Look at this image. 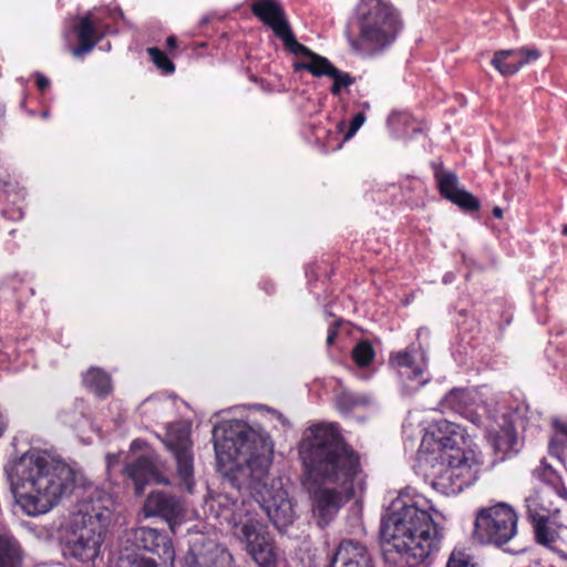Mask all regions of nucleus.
<instances>
[{
	"mask_svg": "<svg viewBox=\"0 0 567 567\" xmlns=\"http://www.w3.org/2000/svg\"><path fill=\"white\" fill-rule=\"evenodd\" d=\"M35 79H37V86L40 91H45L49 85H50V81L48 78H45L43 74L41 73H37L35 74Z\"/></svg>",
	"mask_w": 567,
	"mask_h": 567,
	"instance_id": "nucleus-36",
	"label": "nucleus"
},
{
	"mask_svg": "<svg viewBox=\"0 0 567 567\" xmlns=\"http://www.w3.org/2000/svg\"><path fill=\"white\" fill-rule=\"evenodd\" d=\"M442 462L432 472L431 485L444 495H455L473 485L478 478L480 464L473 455L461 450L441 455Z\"/></svg>",
	"mask_w": 567,
	"mask_h": 567,
	"instance_id": "nucleus-8",
	"label": "nucleus"
},
{
	"mask_svg": "<svg viewBox=\"0 0 567 567\" xmlns=\"http://www.w3.org/2000/svg\"><path fill=\"white\" fill-rule=\"evenodd\" d=\"M492 214L495 218L501 219L503 217V209L498 206H495L492 210Z\"/></svg>",
	"mask_w": 567,
	"mask_h": 567,
	"instance_id": "nucleus-40",
	"label": "nucleus"
},
{
	"mask_svg": "<svg viewBox=\"0 0 567 567\" xmlns=\"http://www.w3.org/2000/svg\"><path fill=\"white\" fill-rule=\"evenodd\" d=\"M307 61L295 63V71L307 70L315 76H330L333 79L331 93L338 95L342 87H348L354 82V79L346 72L338 70L327 58H323L310 50V53H301Z\"/></svg>",
	"mask_w": 567,
	"mask_h": 567,
	"instance_id": "nucleus-16",
	"label": "nucleus"
},
{
	"mask_svg": "<svg viewBox=\"0 0 567 567\" xmlns=\"http://www.w3.org/2000/svg\"><path fill=\"white\" fill-rule=\"evenodd\" d=\"M337 328L336 327H330L329 328V331H328V336H327V344L330 346L334 342V339L337 337Z\"/></svg>",
	"mask_w": 567,
	"mask_h": 567,
	"instance_id": "nucleus-37",
	"label": "nucleus"
},
{
	"mask_svg": "<svg viewBox=\"0 0 567 567\" xmlns=\"http://www.w3.org/2000/svg\"><path fill=\"white\" fill-rule=\"evenodd\" d=\"M441 195L466 212L480 209V200L470 192L458 186V178L453 172L437 171L434 174Z\"/></svg>",
	"mask_w": 567,
	"mask_h": 567,
	"instance_id": "nucleus-17",
	"label": "nucleus"
},
{
	"mask_svg": "<svg viewBox=\"0 0 567 567\" xmlns=\"http://www.w3.org/2000/svg\"><path fill=\"white\" fill-rule=\"evenodd\" d=\"M305 485L321 527L328 525L354 495L361 472L359 454L348 446L332 424L308 427L299 445Z\"/></svg>",
	"mask_w": 567,
	"mask_h": 567,
	"instance_id": "nucleus-2",
	"label": "nucleus"
},
{
	"mask_svg": "<svg viewBox=\"0 0 567 567\" xmlns=\"http://www.w3.org/2000/svg\"><path fill=\"white\" fill-rule=\"evenodd\" d=\"M84 385L100 398H105L112 391L111 378L97 368H91L83 377Z\"/></svg>",
	"mask_w": 567,
	"mask_h": 567,
	"instance_id": "nucleus-25",
	"label": "nucleus"
},
{
	"mask_svg": "<svg viewBox=\"0 0 567 567\" xmlns=\"http://www.w3.org/2000/svg\"><path fill=\"white\" fill-rule=\"evenodd\" d=\"M560 557H561V559H563V560H564V563H565V567H567V553L563 551V553L560 554Z\"/></svg>",
	"mask_w": 567,
	"mask_h": 567,
	"instance_id": "nucleus-42",
	"label": "nucleus"
},
{
	"mask_svg": "<svg viewBox=\"0 0 567 567\" xmlns=\"http://www.w3.org/2000/svg\"><path fill=\"white\" fill-rule=\"evenodd\" d=\"M430 440L433 441L436 450L442 452L441 455H446L447 451L455 453L456 450H460L458 445L464 440V433L455 422L440 419L429 426L423 444Z\"/></svg>",
	"mask_w": 567,
	"mask_h": 567,
	"instance_id": "nucleus-18",
	"label": "nucleus"
},
{
	"mask_svg": "<svg viewBox=\"0 0 567 567\" xmlns=\"http://www.w3.org/2000/svg\"><path fill=\"white\" fill-rule=\"evenodd\" d=\"M359 39L348 37L353 51L362 56L381 53L403 30L400 12L384 0H361L357 6Z\"/></svg>",
	"mask_w": 567,
	"mask_h": 567,
	"instance_id": "nucleus-6",
	"label": "nucleus"
},
{
	"mask_svg": "<svg viewBox=\"0 0 567 567\" xmlns=\"http://www.w3.org/2000/svg\"><path fill=\"white\" fill-rule=\"evenodd\" d=\"M215 427L214 449L217 470L223 475L224 492L213 498L216 516L233 528L234 536L261 567H274L276 554L267 526L252 513L254 504L267 514L274 526L282 532L289 527L296 511L280 480L269 483L274 444L264 431L244 423Z\"/></svg>",
	"mask_w": 567,
	"mask_h": 567,
	"instance_id": "nucleus-1",
	"label": "nucleus"
},
{
	"mask_svg": "<svg viewBox=\"0 0 567 567\" xmlns=\"http://www.w3.org/2000/svg\"><path fill=\"white\" fill-rule=\"evenodd\" d=\"M371 403V398L367 394L342 391L336 398V404L342 413H350L357 408L365 406Z\"/></svg>",
	"mask_w": 567,
	"mask_h": 567,
	"instance_id": "nucleus-27",
	"label": "nucleus"
},
{
	"mask_svg": "<svg viewBox=\"0 0 567 567\" xmlns=\"http://www.w3.org/2000/svg\"><path fill=\"white\" fill-rule=\"evenodd\" d=\"M533 476L544 485L526 497V514L532 524L544 523L560 512L567 501V487L561 476L545 460L534 468Z\"/></svg>",
	"mask_w": 567,
	"mask_h": 567,
	"instance_id": "nucleus-7",
	"label": "nucleus"
},
{
	"mask_svg": "<svg viewBox=\"0 0 567 567\" xmlns=\"http://www.w3.org/2000/svg\"><path fill=\"white\" fill-rule=\"evenodd\" d=\"M443 281H444V284L450 282V277H449L447 275H446V276H444Z\"/></svg>",
	"mask_w": 567,
	"mask_h": 567,
	"instance_id": "nucleus-43",
	"label": "nucleus"
},
{
	"mask_svg": "<svg viewBox=\"0 0 567 567\" xmlns=\"http://www.w3.org/2000/svg\"><path fill=\"white\" fill-rule=\"evenodd\" d=\"M374 358V349L369 341H360L352 350V359L360 367L369 365Z\"/></svg>",
	"mask_w": 567,
	"mask_h": 567,
	"instance_id": "nucleus-29",
	"label": "nucleus"
},
{
	"mask_svg": "<svg viewBox=\"0 0 567 567\" xmlns=\"http://www.w3.org/2000/svg\"><path fill=\"white\" fill-rule=\"evenodd\" d=\"M125 472L134 483L136 495L144 492L146 484H169V481L159 472L156 460L152 455L140 456L125 467Z\"/></svg>",
	"mask_w": 567,
	"mask_h": 567,
	"instance_id": "nucleus-19",
	"label": "nucleus"
},
{
	"mask_svg": "<svg viewBox=\"0 0 567 567\" xmlns=\"http://www.w3.org/2000/svg\"><path fill=\"white\" fill-rule=\"evenodd\" d=\"M432 509L426 497L409 489L391 503L381 522L386 563L395 567H417L439 550L443 534L430 514Z\"/></svg>",
	"mask_w": 567,
	"mask_h": 567,
	"instance_id": "nucleus-3",
	"label": "nucleus"
},
{
	"mask_svg": "<svg viewBox=\"0 0 567 567\" xmlns=\"http://www.w3.org/2000/svg\"><path fill=\"white\" fill-rule=\"evenodd\" d=\"M143 511L146 517H159L164 519L172 533H176L186 515L184 502L174 494L154 491L145 499Z\"/></svg>",
	"mask_w": 567,
	"mask_h": 567,
	"instance_id": "nucleus-14",
	"label": "nucleus"
},
{
	"mask_svg": "<svg viewBox=\"0 0 567 567\" xmlns=\"http://www.w3.org/2000/svg\"><path fill=\"white\" fill-rule=\"evenodd\" d=\"M536 49H511L499 50L494 53L492 65L504 76H511L518 72L524 65L539 58Z\"/></svg>",
	"mask_w": 567,
	"mask_h": 567,
	"instance_id": "nucleus-20",
	"label": "nucleus"
},
{
	"mask_svg": "<svg viewBox=\"0 0 567 567\" xmlns=\"http://www.w3.org/2000/svg\"><path fill=\"white\" fill-rule=\"evenodd\" d=\"M535 538L538 544H542L546 547H553L556 538L557 533L555 529L550 528L548 526V520H544V523H536L533 524Z\"/></svg>",
	"mask_w": 567,
	"mask_h": 567,
	"instance_id": "nucleus-30",
	"label": "nucleus"
},
{
	"mask_svg": "<svg viewBox=\"0 0 567 567\" xmlns=\"http://www.w3.org/2000/svg\"><path fill=\"white\" fill-rule=\"evenodd\" d=\"M486 440L491 445L496 462H503L519 452L520 443L513 424L512 414L495 410L486 419Z\"/></svg>",
	"mask_w": 567,
	"mask_h": 567,
	"instance_id": "nucleus-11",
	"label": "nucleus"
},
{
	"mask_svg": "<svg viewBox=\"0 0 567 567\" xmlns=\"http://www.w3.org/2000/svg\"><path fill=\"white\" fill-rule=\"evenodd\" d=\"M172 565L137 551H123L118 556L115 567H172Z\"/></svg>",
	"mask_w": 567,
	"mask_h": 567,
	"instance_id": "nucleus-26",
	"label": "nucleus"
},
{
	"mask_svg": "<svg viewBox=\"0 0 567 567\" xmlns=\"http://www.w3.org/2000/svg\"><path fill=\"white\" fill-rule=\"evenodd\" d=\"M6 426H7V421H6L2 412L0 411V436L2 435L3 431L6 430Z\"/></svg>",
	"mask_w": 567,
	"mask_h": 567,
	"instance_id": "nucleus-41",
	"label": "nucleus"
},
{
	"mask_svg": "<svg viewBox=\"0 0 567 567\" xmlns=\"http://www.w3.org/2000/svg\"><path fill=\"white\" fill-rule=\"evenodd\" d=\"M117 462V456L114 454H109L106 456V465L107 467H112Z\"/></svg>",
	"mask_w": 567,
	"mask_h": 567,
	"instance_id": "nucleus-39",
	"label": "nucleus"
},
{
	"mask_svg": "<svg viewBox=\"0 0 567 567\" xmlns=\"http://www.w3.org/2000/svg\"><path fill=\"white\" fill-rule=\"evenodd\" d=\"M251 10L259 20L274 31L289 52L295 55L310 53L309 48L297 41L280 4L272 0H259L252 4Z\"/></svg>",
	"mask_w": 567,
	"mask_h": 567,
	"instance_id": "nucleus-12",
	"label": "nucleus"
},
{
	"mask_svg": "<svg viewBox=\"0 0 567 567\" xmlns=\"http://www.w3.org/2000/svg\"><path fill=\"white\" fill-rule=\"evenodd\" d=\"M2 116V111L0 110V117Z\"/></svg>",
	"mask_w": 567,
	"mask_h": 567,
	"instance_id": "nucleus-45",
	"label": "nucleus"
},
{
	"mask_svg": "<svg viewBox=\"0 0 567 567\" xmlns=\"http://www.w3.org/2000/svg\"><path fill=\"white\" fill-rule=\"evenodd\" d=\"M329 567H371V558L364 545L344 539L331 557Z\"/></svg>",
	"mask_w": 567,
	"mask_h": 567,
	"instance_id": "nucleus-21",
	"label": "nucleus"
},
{
	"mask_svg": "<svg viewBox=\"0 0 567 567\" xmlns=\"http://www.w3.org/2000/svg\"><path fill=\"white\" fill-rule=\"evenodd\" d=\"M166 44L168 47L169 50H173L176 48V44H177V40L174 35H169L167 39H166Z\"/></svg>",
	"mask_w": 567,
	"mask_h": 567,
	"instance_id": "nucleus-38",
	"label": "nucleus"
},
{
	"mask_svg": "<svg viewBox=\"0 0 567 567\" xmlns=\"http://www.w3.org/2000/svg\"><path fill=\"white\" fill-rule=\"evenodd\" d=\"M402 118H406V114L394 111L388 116V124L394 127Z\"/></svg>",
	"mask_w": 567,
	"mask_h": 567,
	"instance_id": "nucleus-35",
	"label": "nucleus"
},
{
	"mask_svg": "<svg viewBox=\"0 0 567 567\" xmlns=\"http://www.w3.org/2000/svg\"><path fill=\"white\" fill-rule=\"evenodd\" d=\"M390 363L400 369V373L411 382H415V384L408 385L413 391L429 381L426 373L427 358L425 351L420 347L410 346L404 350L392 353Z\"/></svg>",
	"mask_w": 567,
	"mask_h": 567,
	"instance_id": "nucleus-15",
	"label": "nucleus"
},
{
	"mask_svg": "<svg viewBox=\"0 0 567 567\" xmlns=\"http://www.w3.org/2000/svg\"><path fill=\"white\" fill-rule=\"evenodd\" d=\"M124 537L125 543L137 553H151L157 556L156 559L171 564L175 559L172 538L164 530L141 526L126 530Z\"/></svg>",
	"mask_w": 567,
	"mask_h": 567,
	"instance_id": "nucleus-13",
	"label": "nucleus"
},
{
	"mask_svg": "<svg viewBox=\"0 0 567 567\" xmlns=\"http://www.w3.org/2000/svg\"><path fill=\"white\" fill-rule=\"evenodd\" d=\"M561 436H556L549 442V452L567 462V423L556 424Z\"/></svg>",
	"mask_w": 567,
	"mask_h": 567,
	"instance_id": "nucleus-28",
	"label": "nucleus"
},
{
	"mask_svg": "<svg viewBox=\"0 0 567 567\" xmlns=\"http://www.w3.org/2000/svg\"><path fill=\"white\" fill-rule=\"evenodd\" d=\"M75 31L79 39V45L72 50L75 56H80L92 51L96 43L104 37V33L101 31L100 25L94 22L91 13L79 19Z\"/></svg>",
	"mask_w": 567,
	"mask_h": 567,
	"instance_id": "nucleus-22",
	"label": "nucleus"
},
{
	"mask_svg": "<svg viewBox=\"0 0 567 567\" xmlns=\"http://www.w3.org/2000/svg\"><path fill=\"white\" fill-rule=\"evenodd\" d=\"M22 550L17 539L8 534H0V567H21Z\"/></svg>",
	"mask_w": 567,
	"mask_h": 567,
	"instance_id": "nucleus-23",
	"label": "nucleus"
},
{
	"mask_svg": "<svg viewBox=\"0 0 567 567\" xmlns=\"http://www.w3.org/2000/svg\"><path fill=\"white\" fill-rule=\"evenodd\" d=\"M563 234L567 236V225L563 228Z\"/></svg>",
	"mask_w": 567,
	"mask_h": 567,
	"instance_id": "nucleus-44",
	"label": "nucleus"
},
{
	"mask_svg": "<svg viewBox=\"0 0 567 567\" xmlns=\"http://www.w3.org/2000/svg\"><path fill=\"white\" fill-rule=\"evenodd\" d=\"M111 506L112 499L97 491L79 504L66 528V555L84 563L93 561L100 556Z\"/></svg>",
	"mask_w": 567,
	"mask_h": 567,
	"instance_id": "nucleus-5",
	"label": "nucleus"
},
{
	"mask_svg": "<svg viewBox=\"0 0 567 567\" xmlns=\"http://www.w3.org/2000/svg\"><path fill=\"white\" fill-rule=\"evenodd\" d=\"M14 471L22 489L17 503L32 517L49 513L75 485L73 468L42 451L23 454Z\"/></svg>",
	"mask_w": 567,
	"mask_h": 567,
	"instance_id": "nucleus-4",
	"label": "nucleus"
},
{
	"mask_svg": "<svg viewBox=\"0 0 567 567\" xmlns=\"http://www.w3.org/2000/svg\"><path fill=\"white\" fill-rule=\"evenodd\" d=\"M446 567H474L468 555L461 550H453L446 563Z\"/></svg>",
	"mask_w": 567,
	"mask_h": 567,
	"instance_id": "nucleus-32",
	"label": "nucleus"
},
{
	"mask_svg": "<svg viewBox=\"0 0 567 567\" xmlns=\"http://www.w3.org/2000/svg\"><path fill=\"white\" fill-rule=\"evenodd\" d=\"M364 122H365L364 113L363 112L357 113L350 122V127L344 135V140H350L351 137H353L355 135V133L359 131V128L363 125Z\"/></svg>",
	"mask_w": 567,
	"mask_h": 567,
	"instance_id": "nucleus-34",
	"label": "nucleus"
},
{
	"mask_svg": "<svg viewBox=\"0 0 567 567\" xmlns=\"http://www.w3.org/2000/svg\"><path fill=\"white\" fill-rule=\"evenodd\" d=\"M517 532V515L511 506L499 503L482 508L475 519L474 536L483 544L502 546Z\"/></svg>",
	"mask_w": 567,
	"mask_h": 567,
	"instance_id": "nucleus-9",
	"label": "nucleus"
},
{
	"mask_svg": "<svg viewBox=\"0 0 567 567\" xmlns=\"http://www.w3.org/2000/svg\"><path fill=\"white\" fill-rule=\"evenodd\" d=\"M493 413H489L488 415H484V414L480 413L478 411L471 409V405H470L466 409V412L461 414V416L465 417L466 420H468L471 423H473L477 427H484L486 430V424L488 422L486 419L489 417Z\"/></svg>",
	"mask_w": 567,
	"mask_h": 567,
	"instance_id": "nucleus-33",
	"label": "nucleus"
},
{
	"mask_svg": "<svg viewBox=\"0 0 567 567\" xmlns=\"http://www.w3.org/2000/svg\"><path fill=\"white\" fill-rule=\"evenodd\" d=\"M163 441L174 456L179 487L193 493L195 477L189 426L182 422L168 424Z\"/></svg>",
	"mask_w": 567,
	"mask_h": 567,
	"instance_id": "nucleus-10",
	"label": "nucleus"
},
{
	"mask_svg": "<svg viewBox=\"0 0 567 567\" xmlns=\"http://www.w3.org/2000/svg\"><path fill=\"white\" fill-rule=\"evenodd\" d=\"M147 53L150 54L154 64L165 73H173L175 71L174 63L158 48H148Z\"/></svg>",
	"mask_w": 567,
	"mask_h": 567,
	"instance_id": "nucleus-31",
	"label": "nucleus"
},
{
	"mask_svg": "<svg viewBox=\"0 0 567 567\" xmlns=\"http://www.w3.org/2000/svg\"><path fill=\"white\" fill-rule=\"evenodd\" d=\"M472 401V395L467 390L453 389L440 401V410L442 412L451 411L461 415L466 412Z\"/></svg>",
	"mask_w": 567,
	"mask_h": 567,
	"instance_id": "nucleus-24",
	"label": "nucleus"
}]
</instances>
